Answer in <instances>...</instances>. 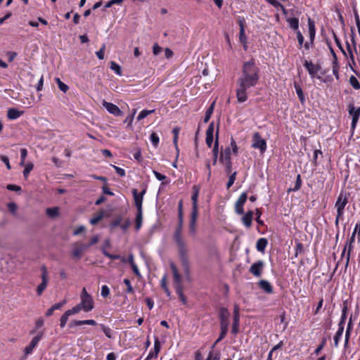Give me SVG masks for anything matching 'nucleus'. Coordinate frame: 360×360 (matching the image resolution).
Masks as SVG:
<instances>
[{
  "label": "nucleus",
  "mask_w": 360,
  "mask_h": 360,
  "mask_svg": "<svg viewBox=\"0 0 360 360\" xmlns=\"http://www.w3.org/2000/svg\"><path fill=\"white\" fill-rule=\"evenodd\" d=\"M267 240L264 238H261L257 240L256 243V248L259 252H264L266 245H267Z\"/></svg>",
  "instance_id": "b1692460"
},
{
  "label": "nucleus",
  "mask_w": 360,
  "mask_h": 360,
  "mask_svg": "<svg viewBox=\"0 0 360 360\" xmlns=\"http://www.w3.org/2000/svg\"><path fill=\"white\" fill-rule=\"evenodd\" d=\"M198 189H195V192L192 194V210L193 212H198Z\"/></svg>",
  "instance_id": "5701e85b"
},
{
  "label": "nucleus",
  "mask_w": 360,
  "mask_h": 360,
  "mask_svg": "<svg viewBox=\"0 0 360 360\" xmlns=\"http://www.w3.org/2000/svg\"><path fill=\"white\" fill-rule=\"evenodd\" d=\"M198 214V212H191V220H190V223H189V233L191 235H194L195 233V231H196L195 224H196Z\"/></svg>",
  "instance_id": "dca6fc26"
},
{
  "label": "nucleus",
  "mask_w": 360,
  "mask_h": 360,
  "mask_svg": "<svg viewBox=\"0 0 360 360\" xmlns=\"http://www.w3.org/2000/svg\"><path fill=\"white\" fill-rule=\"evenodd\" d=\"M80 305L83 307V311L89 312L94 309V300L92 297L87 292L85 288H83L80 295Z\"/></svg>",
  "instance_id": "20e7f679"
},
{
  "label": "nucleus",
  "mask_w": 360,
  "mask_h": 360,
  "mask_svg": "<svg viewBox=\"0 0 360 360\" xmlns=\"http://www.w3.org/2000/svg\"><path fill=\"white\" fill-rule=\"evenodd\" d=\"M214 124L213 122L210 123L208 128L206 131V144L207 146L210 148L212 146V144L213 143L214 139Z\"/></svg>",
  "instance_id": "ddd939ff"
},
{
  "label": "nucleus",
  "mask_w": 360,
  "mask_h": 360,
  "mask_svg": "<svg viewBox=\"0 0 360 360\" xmlns=\"http://www.w3.org/2000/svg\"><path fill=\"white\" fill-rule=\"evenodd\" d=\"M231 160V149L230 148H226L224 151L221 152L219 161L221 162Z\"/></svg>",
  "instance_id": "4be33fe9"
},
{
  "label": "nucleus",
  "mask_w": 360,
  "mask_h": 360,
  "mask_svg": "<svg viewBox=\"0 0 360 360\" xmlns=\"http://www.w3.org/2000/svg\"><path fill=\"white\" fill-rule=\"evenodd\" d=\"M34 167V165L32 162H28L25 165V169L23 170V176L25 179L27 178L30 172L32 170Z\"/></svg>",
  "instance_id": "e433bc0d"
},
{
  "label": "nucleus",
  "mask_w": 360,
  "mask_h": 360,
  "mask_svg": "<svg viewBox=\"0 0 360 360\" xmlns=\"http://www.w3.org/2000/svg\"><path fill=\"white\" fill-rule=\"evenodd\" d=\"M349 84L354 89H360V84L358 81V79L354 76L352 75L349 78Z\"/></svg>",
  "instance_id": "c9c22d12"
},
{
  "label": "nucleus",
  "mask_w": 360,
  "mask_h": 360,
  "mask_svg": "<svg viewBox=\"0 0 360 360\" xmlns=\"http://www.w3.org/2000/svg\"><path fill=\"white\" fill-rule=\"evenodd\" d=\"M349 112L351 115H352V117H355L356 116V118L359 119V115H360V108L357 109L356 110H354V108H352Z\"/></svg>",
  "instance_id": "774afa93"
},
{
  "label": "nucleus",
  "mask_w": 360,
  "mask_h": 360,
  "mask_svg": "<svg viewBox=\"0 0 360 360\" xmlns=\"http://www.w3.org/2000/svg\"><path fill=\"white\" fill-rule=\"evenodd\" d=\"M122 220V218L120 216H119V217H116L115 219H114L111 221V223L110 224V228L113 229V228H115V227H117L118 226H120Z\"/></svg>",
  "instance_id": "09e8293b"
},
{
  "label": "nucleus",
  "mask_w": 360,
  "mask_h": 360,
  "mask_svg": "<svg viewBox=\"0 0 360 360\" xmlns=\"http://www.w3.org/2000/svg\"><path fill=\"white\" fill-rule=\"evenodd\" d=\"M253 219V212L252 211H248L243 217H242V222L243 224L248 227L250 228L252 225V221Z\"/></svg>",
  "instance_id": "aec40b11"
},
{
  "label": "nucleus",
  "mask_w": 360,
  "mask_h": 360,
  "mask_svg": "<svg viewBox=\"0 0 360 360\" xmlns=\"http://www.w3.org/2000/svg\"><path fill=\"white\" fill-rule=\"evenodd\" d=\"M150 139L153 146L157 148L160 141L158 135L156 133L153 132L150 136Z\"/></svg>",
  "instance_id": "ea45409f"
},
{
  "label": "nucleus",
  "mask_w": 360,
  "mask_h": 360,
  "mask_svg": "<svg viewBox=\"0 0 360 360\" xmlns=\"http://www.w3.org/2000/svg\"><path fill=\"white\" fill-rule=\"evenodd\" d=\"M219 155V125L217 126L216 134H215V141L214 143V147L212 148V156H213V165H216L217 161V158Z\"/></svg>",
  "instance_id": "4468645a"
},
{
  "label": "nucleus",
  "mask_w": 360,
  "mask_h": 360,
  "mask_svg": "<svg viewBox=\"0 0 360 360\" xmlns=\"http://www.w3.org/2000/svg\"><path fill=\"white\" fill-rule=\"evenodd\" d=\"M42 333H39L37 334V335H36L32 339L31 342H30V345L25 348L24 351L25 354L27 355L32 352L33 349L36 347V346L40 341Z\"/></svg>",
  "instance_id": "f8f14e48"
},
{
  "label": "nucleus",
  "mask_w": 360,
  "mask_h": 360,
  "mask_svg": "<svg viewBox=\"0 0 360 360\" xmlns=\"http://www.w3.org/2000/svg\"><path fill=\"white\" fill-rule=\"evenodd\" d=\"M309 41H307L304 44V46L307 50H309L310 49V47L313 45L314 40L315 38V34H316L314 23L311 19H309Z\"/></svg>",
  "instance_id": "0eeeda50"
},
{
  "label": "nucleus",
  "mask_w": 360,
  "mask_h": 360,
  "mask_svg": "<svg viewBox=\"0 0 360 360\" xmlns=\"http://www.w3.org/2000/svg\"><path fill=\"white\" fill-rule=\"evenodd\" d=\"M161 287L164 289L165 292H166L167 295L168 297L170 296L171 295V292L169 290L167 286V283H166V276H164L162 277V278L161 279Z\"/></svg>",
  "instance_id": "8fccbe9b"
},
{
  "label": "nucleus",
  "mask_w": 360,
  "mask_h": 360,
  "mask_svg": "<svg viewBox=\"0 0 360 360\" xmlns=\"http://www.w3.org/2000/svg\"><path fill=\"white\" fill-rule=\"evenodd\" d=\"M214 108V102H213L212 103V105L207 109V110L205 112V115L204 117L205 123L208 122V121L210 120V117H211L212 114L213 113Z\"/></svg>",
  "instance_id": "2f4dec72"
},
{
  "label": "nucleus",
  "mask_w": 360,
  "mask_h": 360,
  "mask_svg": "<svg viewBox=\"0 0 360 360\" xmlns=\"http://www.w3.org/2000/svg\"><path fill=\"white\" fill-rule=\"evenodd\" d=\"M160 350V342L158 340V338H155V343H154V353L155 356H158V354L159 353Z\"/></svg>",
  "instance_id": "0e129e2a"
},
{
  "label": "nucleus",
  "mask_w": 360,
  "mask_h": 360,
  "mask_svg": "<svg viewBox=\"0 0 360 360\" xmlns=\"http://www.w3.org/2000/svg\"><path fill=\"white\" fill-rule=\"evenodd\" d=\"M304 66L307 70L311 77L314 78L316 77L317 72L316 70L314 68V64L311 62H308L307 60H305Z\"/></svg>",
  "instance_id": "393cba45"
},
{
  "label": "nucleus",
  "mask_w": 360,
  "mask_h": 360,
  "mask_svg": "<svg viewBox=\"0 0 360 360\" xmlns=\"http://www.w3.org/2000/svg\"><path fill=\"white\" fill-rule=\"evenodd\" d=\"M17 207H18L17 205L13 202H9L8 204V209L12 214L15 213V212L17 210Z\"/></svg>",
  "instance_id": "338daca9"
},
{
  "label": "nucleus",
  "mask_w": 360,
  "mask_h": 360,
  "mask_svg": "<svg viewBox=\"0 0 360 360\" xmlns=\"http://www.w3.org/2000/svg\"><path fill=\"white\" fill-rule=\"evenodd\" d=\"M6 188L9 191L19 192L21 191V187L14 184H8Z\"/></svg>",
  "instance_id": "69168bd1"
},
{
  "label": "nucleus",
  "mask_w": 360,
  "mask_h": 360,
  "mask_svg": "<svg viewBox=\"0 0 360 360\" xmlns=\"http://www.w3.org/2000/svg\"><path fill=\"white\" fill-rule=\"evenodd\" d=\"M220 359V353L217 352H214L213 351L210 352L207 358L205 360H219Z\"/></svg>",
  "instance_id": "49530a36"
},
{
  "label": "nucleus",
  "mask_w": 360,
  "mask_h": 360,
  "mask_svg": "<svg viewBox=\"0 0 360 360\" xmlns=\"http://www.w3.org/2000/svg\"><path fill=\"white\" fill-rule=\"evenodd\" d=\"M352 249H353V243H349L347 241L343 250H342V255H341L342 257H343L345 254L346 250H347V257H346V266H348V264L349 262V258H350V255L352 251Z\"/></svg>",
  "instance_id": "6ab92c4d"
},
{
  "label": "nucleus",
  "mask_w": 360,
  "mask_h": 360,
  "mask_svg": "<svg viewBox=\"0 0 360 360\" xmlns=\"http://www.w3.org/2000/svg\"><path fill=\"white\" fill-rule=\"evenodd\" d=\"M41 283L38 285L37 292L39 295H41L43 291L47 286L49 279H48V272L45 266L41 267Z\"/></svg>",
  "instance_id": "423d86ee"
},
{
  "label": "nucleus",
  "mask_w": 360,
  "mask_h": 360,
  "mask_svg": "<svg viewBox=\"0 0 360 360\" xmlns=\"http://www.w3.org/2000/svg\"><path fill=\"white\" fill-rule=\"evenodd\" d=\"M27 149L25 148H22L20 150V165L21 166L24 165H25V158L27 157Z\"/></svg>",
  "instance_id": "5fc2aeb1"
},
{
  "label": "nucleus",
  "mask_w": 360,
  "mask_h": 360,
  "mask_svg": "<svg viewBox=\"0 0 360 360\" xmlns=\"http://www.w3.org/2000/svg\"><path fill=\"white\" fill-rule=\"evenodd\" d=\"M22 115V112L15 108H11L8 110L7 117L10 120H15Z\"/></svg>",
  "instance_id": "412c9836"
},
{
  "label": "nucleus",
  "mask_w": 360,
  "mask_h": 360,
  "mask_svg": "<svg viewBox=\"0 0 360 360\" xmlns=\"http://www.w3.org/2000/svg\"><path fill=\"white\" fill-rule=\"evenodd\" d=\"M101 295L103 297H107L110 295V289L107 285H103L101 287Z\"/></svg>",
  "instance_id": "680f3d73"
},
{
  "label": "nucleus",
  "mask_w": 360,
  "mask_h": 360,
  "mask_svg": "<svg viewBox=\"0 0 360 360\" xmlns=\"http://www.w3.org/2000/svg\"><path fill=\"white\" fill-rule=\"evenodd\" d=\"M180 131V128L179 127H174L173 129H172V134H174V138H173V143L175 146V148H176V152H177V155H179V148H178V145H177V143H178V137H179V133Z\"/></svg>",
  "instance_id": "cd10ccee"
},
{
  "label": "nucleus",
  "mask_w": 360,
  "mask_h": 360,
  "mask_svg": "<svg viewBox=\"0 0 360 360\" xmlns=\"http://www.w3.org/2000/svg\"><path fill=\"white\" fill-rule=\"evenodd\" d=\"M70 315L66 311L60 319V326L61 328H64Z\"/></svg>",
  "instance_id": "79ce46f5"
},
{
  "label": "nucleus",
  "mask_w": 360,
  "mask_h": 360,
  "mask_svg": "<svg viewBox=\"0 0 360 360\" xmlns=\"http://www.w3.org/2000/svg\"><path fill=\"white\" fill-rule=\"evenodd\" d=\"M290 28L297 30L299 27V20L297 18H292L287 20Z\"/></svg>",
  "instance_id": "473e14b6"
},
{
  "label": "nucleus",
  "mask_w": 360,
  "mask_h": 360,
  "mask_svg": "<svg viewBox=\"0 0 360 360\" xmlns=\"http://www.w3.org/2000/svg\"><path fill=\"white\" fill-rule=\"evenodd\" d=\"M105 44H103L101 48L100 49L99 51H96V56L100 59V60H103L104 58V52H105Z\"/></svg>",
  "instance_id": "13d9d810"
},
{
  "label": "nucleus",
  "mask_w": 360,
  "mask_h": 360,
  "mask_svg": "<svg viewBox=\"0 0 360 360\" xmlns=\"http://www.w3.org/2000/svg\"><path fill=\"white\" fill-rule=\"evenodd\" d=\"M343 330H344L343 326L338 327V330L334 336V345L335 347H338V345L339 341L341 339V337L342 335Z\"/></svg>",
  "instance_id": "c756f323"
},
{
  "label": "nucleus",
  "mask_w": 360,
  "mask_h": 360,
  "mask_svg": "<svg viewBox=\"0 0 360 360\" xmlns=\"http://www.w3.org/2000/svg\"><path fill=\"white\" fill-rule=\"evenodd\" d=\"M294 86H295V89L296 91L297 95L301 103L304 104L305 103V97H304V93H303V91H302L301 86L297 83H295Z\"/></svg>",
  "instance_id": "bb28decb"
},
{
  "label": "nucleus",
  "mask_w": 360,
  "mask_h": 360,
  "mask_svg": "<svg viewBox=\"0 0 360 360\" xmlns=\"http://www.w3.org/2000/svg\"><path fill=\"white\" fill-rule=\"evenodd\" d=\"M81 310H83V307L79 303L78 304L72 307L71 309L67 310V311L71 316L72 314L79 313Z\"/></svg>",
  "instance_id": "a18cd8bd"
},
{
  "label": "nucleus",
  "mask_w": 360,
  "mask_h": 360,
  "mask_svg": "<svg viewBox=\"0 0 360 360\" xmlns=\"http://www.w3.org/2000/svg\"><path fill=\"white\" fill-rule=\"evenodd\" d=\"M88 248L89 245H86V244L75 243L72 245V257L77 259H80L82 257V253Z\"/></svg>",
  "instance_id": "9d476101"
},
{
  "label": "nucleus",
  "mask_w": 360,
  "mask_h": 360,
  "mask_svg": "<svg viewBox=\"0 0 360 360\" xmlns=\"http://www.w3.org/2000/svg\"><path fill=\"white\" fill-rule=\"evenodd\" d=\"M236 174H237V172H234L233 173H232L229 178V181L227 182V184H226V188L229 189V188H231L232 186V185L233 184L235 180H236Z\"/></svg>",
  "instance_id": "603ef678"
},
{
  "label": "nucleus",
  "mask_w": 360,
  "mask_h": 360,
  "mask_svg": "<svg viewBox=\"0 0 360 360\" xmlns=\"http://www.w3.org/2000/svg\"><path fill=\"white\" fill-rule=\"evenodd\" d=\"M103 106L108 110V112L112 114L115 116H120L122 114V112L120 109L115 104L112 103L107 102L105 101H103Z\"/></svg>",
  "instance_id": "9b49d317"
},
{
  "label": "nucleus",
  "mask_w": 360,
  "mask_h": 360,
  "mask_svg": "<svg viewBox=\"0 0 360 360\" xmlns=\"http://www.w3.org/2000/svg\"><path fill=\"white\" fill-rule=\"evenodd\" d=\"M229 316L230 313L225 307H221L219 309V317L220 320V326L228 327L229 326Z\"/></svg>",
  "instance_id": "1a4fd4ad"
},
{
  "label": "nucleus",
  "mask_w": 360,
  "mask_h": 360,
  "mask_svg": "<svg viewBox=\"0 0 360 360\" xmlns=\"http://www.w3.org/2000/svg\"><path fill=\"white\" fill-rule=\"evenodd\" d=\"M154 111H155V110H143L139 112V114L137 117V120H141L144 119L145 117H146L148 115L153 113Z\"/></svg>",
  "instance_id": "4c0bfd02"
},
{
  "label": "nucleus",
  "mask_w": 360,
  "mask_h": 360,
  "mask_svg": "<svg viewBox=\"0 0 360 360\" xmlns=\"http://www.w3.org/2000/svg\"><path fill=\"white\" fill-rule=\"evenodd\" d=\"M252 147L259 149L261 153H264L266 149V141L261 137L259 132H255L253 135Z\"/></svg>",
  "instance_id": "39448f33"
},
{
  "label": "nucleus",
  "mask_w": 360,
  "mask_h": 360,
  "mask_svg": "<svg viewBox=\"0 0 360 360\" xmlns=\"http://www.w3.org/2000/svg\"><path fill=\"white\" fill-rule=\"evenodd\" d=\"M264 266V262L262 260H258L250 266L249 271L255 276L260 277Z\"/></svg>",
  "instance_id": "6e6552de"
},
{
  "label": "nucleus",
  "mask_w": 360,
  "mask_h": 360,
  "mask_svg": "<svg viewBox=\"0 0 360 360\" xmlns=\"http://www.w3.org/2000/svg\"><path fill=\"white\" fill-rule=\"evenodd\" d=\"M339 66L338 62L333 63V73L336 79H339V73H338Z\"/></svg>",
  "instance_id": "052dcab7"
},
{
  "label": "nucleus",
  "mask_w": 360,
  "mask_h": 360,
  "mask_svg": "<svg viewBox=\"0 0 360 360\" xmlns=\"http://www.w3.org/2000/svg\"><path fill=\"white\" fill-rule=\"evenodd\" d=\"M258 285L265 292H266L268 294L273 293V291H274L273 290V287H272L271 284L269 281H267L266 280H261V281H259Z\"/></svg>",
  "instance_id": "f3484780"
},
{
  "label": "nucleus",
  "mask_w": 360,
  "mask_h": 360,
  "mask_svg": "<svg viewBox=\"0 0 360 360\" xmlns=\"http://www.w3.org/2000/svg\"><path fill=\"white\" fill-rule=\"evenodd\" d=\"M220 330H221V331H220L219 336L218 339L216 340V342H214V344L212 345V347H214L216 345L217 343H218L222 339L224 338V337L227 334L229 328L228 327L220 326Z\"/></svg>",
  "instance_id": "7c9ffc66"
},
{
  "label": "nucleus",
  "mask_w": 360,
  "mask_h": 360,
  "mask_svg": "<svg viewBox=\"0 0 360 360\" xmlns=\"http://www.w3.org/2000/svg\"><path fill=\"white\" fill-rule=\"evenodd\" d=\"M239 306L238 304H234L233 309V321H240V314H239Z\"/></svg>",
  "instance_id": "864d4df0"
},
{
  "label": "nucleus",
  "mask_w": 360,
  "mask_h": 360,
  "mask_svg": "<svg viewBox=\"0 0 360 360\" xmlns=\"http://www.w3.org/2000/svg\"><path fill=\"white\" fill-rule=\"evenodd\" d=\"M143 213L142 211H137V214L135 219V228L136 230H139L142 225Z\"/></svg>",
  "instance_id": "c85d7f7f"
},
{
  "label": "nucleus",
  "mask_w": 360,
  "mask_h": 360,
  "mask_svg": "<svg viewBox=\"0 0 360 360\" xmlns=\"http://www.w3.org/2000/svg\"><path fill=\"white\" fill-rule=\"evenodd\" d=\"M347 203H348L347 195L345 192L342 191L340 193V194L337 198V200L335 202V207L336 208V210H337V214H336V218H335V224L336 228H338V229L339 227L340 221H342L344 219L345 208Z\"/></svg>",
  "instance_id": "7ed1b4c3"
},
{
  "label": "nucleus",
  "mask_w": 360,
  "mask_h": 360,
  "mask_svg": "<svg viewBox=\"0 0 360 360\" xmlns=\"http://www.w3.org/2000/svg\"><path fill=\"white\" fill-rule=\"evenodd\" d=\"M176 293L179 295V298L181 299V300L184 302V303H186V297H184V294H183V292H182V289H181V285H177L176 287Z\"/></svg>",
  "instance_id": "bf43d9fd"
},
{
  "label": "nucleus",
  "mask_w": 360,
  "mask_h": 360,
  "mask_svg": "<svg viewBox=\"0 0 360 360\" xmlns=\"http://www.w3.org/2000/svg\"><path fill=\"white\" fill-rule=\"evenodd\" d=\"M260 70L253 59L245 62L236 82V97L239 103H244L248 98L251 88L259 82Z\"/></svg>",
  "instance_id": "f257e3e1"
},
{
  "label": "nucleus",
  "mask_w": 360,
  "mask_h": 360,
  "mask_svg": "<svg viewBox=\"0 0 360 360\" xmlns=\"http://www.w3.org/2000/svg\"><path fill=\"white\" fill-rule=\"evenodd\" d=\"M248 198V195L246 193H243L240 194L239 198H238L237 201L236 202L235 205H244Z\"/></svg>",
  "instance_id": "58836bf2"
},
{
  "label": "nucleus",
  "mask_w": 360,
  "mask_h": 360,
  "mask_svg": "<svg viewBox=\"0 0 360 360\" xmlns=\"http://www.w3.org/2000/svg\"><path fill=\"white\" fill-rule=\"evenodd\" d=\"M239 324L240 321H233L232 328H231V333L234 335H236L239 332Z\"/></svg>",
  "instance_id": "4d7b16f0"
},
{
  "label": "nucleus",
  "mask_w": 360,
  "mask_h": 360,
  "mask_svg": "<svg viewBox=\"0 0 360 360\" xmlns=\"http://www.w3.org/2000/svg\"><path fill=\"white\" fill-rule=\"evenodd\" d=\"M271 5H272L276 8H281L282 11H285L284 6L278 1V0H266Z\"/></svg>",
  "instance_id": "de8ad7c7"
},
{
  "label": "nucleus",
  "mask_w": 360,
  "mask_h": 360,
  "mask_svg": "<svg viewBox=\"0 0 360 360\" xmlns=\"http://www.w3.org/2000/svg\"><path fill=\"white\" fill-rule=\"evenodd\" d=\"M103 212H101L100 213L94 216L92 219H91L90 223L93 225L98 224L103 219Z\"/></svg>",
  "instance_id": "a19ab883"
},
{
  "label": "nucleus",
  "mask_w": 360,
  "mask_h": 360,
  "mask_svg": "<svg viewBox=\"0 0 360 360\" xmlns=\"http://www.w3.org/2000/svg\"><path fill=\"white\" fill-rule=\"evenodd\" d=\"M301 185H302L301 176H300V174H298L297 176L296 182H295V185L294 188H290L288 190V192H290L291 191H298L300 188Z\"/></svg>",
  "instance_id": "c03bdc74"
},
{
  "label": "nucleus",
  "mask_w": 360,
  "mask_h": 360,
  "mask_svg": "<svg viewBox=\"0 0 360 360\" xmlns=\"http://www.w3.org/2000/svg\"><path fill=\"white\" fill-rule=\"evenodd\" d=\"M55 79L58 85L60 90L64 93H66L69 89L68 86L64 84L59 78H56Z\"/></svg>",
  "instance_id": "37998d69"
},
{
  "label": "nucleus",
  "mask_w": 360,
  "mask_h": 360,
  "mask_svg": "<svg viewBox=\"0 0 360 360\" xmlns=\"http://www.w3.org/2000/svg\"><path fill=\"white\" fill-rule=\"evenodd\" d=\"M101 327L103 331V333H105V335L108 338H112V330L110 328L108 327H106L105 326L101 324Z\"/></svg>",
  "instance_id": "e2e57ef3"
},
{
  "label": "nucleus",
  "mask_w": 360,
  "mask_h": 360,
  "mask_svg": "<svg viewBox=\"0 0 360 360\" xmlns=\"http://www.w3.org/2000/svg\"><path fill=\"white\" fill-rule=\"evenodd\" d=\"M90 325V326H96V322L93 319L88 320H82V321H73L69 323L70 328H73L75 326H82V325Z\"/></svg>",
  "instance_id": "a211bd4d"
},
{
  "label": "nucleus",
  "mask_w": 360,
  "mask_h": 360,
  "mask_svg": "<svg viewBox=\"0 0 360 360\" xmlns=\"http://www.w3.org/2000/svg\"><path fill=\"white\" fill-rule=\"evenodd\" d=\"M240 41L242 42V43H244L245 44L246 43V37H245V29H244V26L243 25V22L241 20H240Z\"/></svg>",
  "instance_id": "f704fd0d"
},
{
  "label": "nucleus",
  "mask_w": 360,
  "mask_h": 360,
  "mask_svg": "<svg viewBox=\"0 0 360 360\" xmlns=\"http://www.w3.org/2000/svg\"><path fill=\"white\" fill-rule=\"evenodd\" d=\"M124 283L127 285L126 292L127 293H134V288L131 284V281L128 278L124 279Z\"/></svg>",
  "instance_id": "6e6d98bb"
},
{
  "label": "nucleus",
  "mask_w": 360,
  "mask_h": 360,
  "mask_svg": "<svg viewBox=\"0 0 360 360\" xmlns=\"http://www.w3.org/2000/svg\"><path fill=\"white\" fill-rule=\"evenodd\" d=\"M110 69L113 70L117 75H122L121 67L114 61L110 62Z\"/></svg>",
  "instance_id": "72a5a7b5"
},
{
  "label": "nucleus",
  "mask_w": 360,
  "mask_h": 360,
  "mask_svg": "<svg viewBox=\"0 0 360 360\" xmlns=\"http://www.w3.org/2000/svg\"><path fill=\"white\" fill-rule=\"evenodd\" d=\"M183 222L184 218H178V224L176 226L173 235V239L176 245L178 254L184 271L186 274H188L190 268L188 259V246L182 234Z\"/></svg>",
  "instance_id": "f03ea898"
},
{
  "label": "nucleus",
  "mask_w": 360,
  "mask_h": 360,
  "mask_svg": "<svg viewBox=\"0 0 360 360\" xmlns=\"http://www.w3.org/2000/svg\"><path fill=\"white\" fill-rule=\"evenodd\" d=\"M332 33H333V38H334V40H335V42L336 44V45L338 46V47L341 50V51L342 52L343 54L346 55V53L345 51V50L343 49L342 46V44H341V42H340V40L338 38L335 32L333 30L332 31Z\"/></svg>",
  "instance_id": "3c124183"
},
{
  "label": "nucleus",
  "mask_w": 360,
  "mask_h": 360,
  "mask_svg": "<svg viewBox=\"0 0 360 360\" xmlns=\"http://www.w3.org/2000/svg\"><path fill=\"white\" fill-rule=\"evenodd\" d=\"M46 213L50 218H56L59 215V207H53L47 208Z\"/></svg>",
  "instance_id": "a878e982"
},
{
  "label": "nucleus",
  "mask_w": 360,
  "mask_h": 360,
  "mask_svg": "<svg viewBox=\"0 0 360 360\" xmlns=\"http://www.w3.org/2000/svg\"><path fill=\"white\" fill-rule=\"evenodd\" d=\"M132 194L134 200L135 206L137 208V211H142V202H143V197L140 195L138 193V191L136 188L132 190Z\"/></svg>",
  "instance_id": "2eb2a0df"
}]
</instances>
